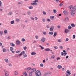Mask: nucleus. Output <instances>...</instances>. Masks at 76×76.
Listing matches in <instances>:
<instances>
[{"label": "nucleus", "mask_w": 76, "mask_h": 76, "mask_svg": "<svg viewBox=\"0 0 76 76\" xmlns=\"http://www.w3.org/2000/svg\"><path fill=\"white\" fill-rule=\"evenodd\" d=\"M73 6L72 5H71L69 7V8L70 9V11H71V12H70L72 16L73 13H72V10H73Z\"/></svg>", "instance_id": "3"}, {"label": "nucleus", "mask_w": 76, "mask_h": 76, "mask_svg": "<svg viewBox=\"0 0 76 76\" xmlns=\"http://www.w3.org/2000/svg\"><path fill=\"white\" fill-rule=\"evenodd\" d=\"M46 27L47 28H48H48H50V26H48V25H47L46 26Z\"/></svg>", "instance_id": "57"}, {"label": "nucleus", "mask_w": 76, "mask_h": 76, "mask_svg": "<svg viewBox=\"0 0 76 76\" xmlns=\"http://www.w3.org/2000/svg\"><path fill=\"white\" fill-rule=\"evenodd\" d=\"M42 13L43 14V15H46V12H45L43 11L42 12Z\"/></svg>", "instance_id": "49"}, {"label": "nucleus", "mask_w": 76, "mask_h": 76, "mask_svg": "<svg viewBox=\"0 0 76 76\" xmlns=\"http://www.w3.org/2000/svg\"><path fill=\"white\" fill-rule=\"evenodd\" d=\"M68 29H72V26H69L68 27Z\"/></svg>", "instance_id": "24"}, {"label": "nucleus", "mask_w": 76, "mask_h": 76, "mask_svg": "<svg viewBox=\"0 0 76 76\" xmlns=\"http://www.w3.org/2000/svg\"><path fill=\"white\" fill-rule=\"evenodd\" d=\"M65 20L66 21H68L69 20V18L66 17L65 18Z\"/></svg>", "instance_id": "41"}, {"label": "nucleus", "mask_w": 76, "mask_h": 76, "mask_svg": "<svg viewBox=\"0 0 76 76\" xmlns=\"http://www.w3.org/2000/svg\"><path fill=\"white\" fill-rule=\"evenodd\" d=\"M21 43V42L19 40H17L16 41V44L17 45H20Z\"/></svg>", "instance_id": "4"}, {"label": "nucleus", "mask_w": 76, "mask_h": 76, "mask_svg": "<svg viewBox=\"0 0 76 76\" xmlns=\"http://www.w3.org/2000/svg\"><path fill=\"white\" fill-rule=\"evenodd\" d=\"M38 0H34V1H33V2H35V3H36V2H38Z\"/></svg>", "instance_id": "48"}, {"label": "nucleus", "mask_w": 76, "mask_h": 76, "mask_svg": "<svg viewBox=\"0 0 76 76\" xmlns=\"http://www.w3.org/2000/svg\"><path fill=\"white\" fill-rule=\"evenodd\" d=\"M59 48L61 49H63V47L62 46H61L59 47Z\"/></svg>", "instance_id": "64"}, {"label": "nucleus", "mask_w": 76, "mask_h": 76, "mask_svg": "<svg viewBox=\"0 0 76 76\" xmlns=\"http://www.w3.org/2000/svg\"><path fill=\"white\" fill-rule=\"evenodd\" d=\"M29 9H33V7L32 6H30L28 7Z\"/></svg>", "instance_id": "31"}, {"label": "nucleus", "mask_w": 76, "mask_h": 76, "mask_svg": "<svg viewBox=\"0 0 76 76\" xmlns=\"http://www.w3.org/2000/svg\"><path fill=\"white\" fill-rule=\"evenodd\" d=\"M51 57L52 58H53V59H54V58H55V56H54V55H52L51 56Z\"/></svg>", "instance_id": "39"}, {"label": "nucleus", "mask_w": 76, "mask_h": 76, "mask_svg": "<svg viewBox=\"0 0 76 76\" xmlns=\"http://www.w3.org/2000/svg\"><path fill=\"white\" fill-rule=\"evenodd\" d=\"M50 18L52 20H54V16H51L50 17Z\"/></svg>", "instance_id": "13"}, {"label": "nucleus", "mask_w": 76, "mask_h": 76, "mask_svg": "<svg viewBox=\"0 0 76 76\" xmlns=\"http://www.w3.org/2000/svg\"><path fill=\"white\" fill-rule=\"evenodd\" d=\"M12 15V12H10L8 14V15Z\"/></svg>", "instance_id": "30"}, {"label": "nucleus", "mask_w": 76, "mask_h": 76, "mask_svg": "<svg viewBox=\"0 0 76 76\" xmlns=\"http://www.w3.org/2000/svg\"><path fill=\"white\" fill-rule=\"evenodd\" d=\"M10 45H11L12 47H14V46H15V44H13V43H10Z\"/></svg>", "instance_id": "18"}, {"label": "nucleus", "mask_w": 76, "mask_h": 76, "mask_svg": "<svg viewBox=\"0 0 76 76\" xmlns=\"http://www.w3.org/2000/svg\"><path fill=\"white\" fill-rule=\"evenodd\" d=\"M43 34L44 35H47V32L45 31L43 32Z\"/></svg>", "instance_id": "46"}, {"label": "nucleus", "mask_w": 76, "mask_h": 76, "mask_svg": "<svg viewBox=\"0 0 76 76\" xmlns=\"http://www.w3.org/2000/svg\"><path fill=\"white\" fill-rule=\"evenodd\" d=\"M21 41H22V42H24V41H25V39L24 38H22L21 39Z\"/></svg>", "instance_id": "40"}, {"label": "nucleus", "mask_w": 76, "mask_h": 76, "mask_svg": "<svg viewBox=\"0 0 76 76\" xmlns=\"http://www.w3.org/2000/svg\"><path fill=\"white\" fill-rule=\"evenodd\" d=\"M23 56L24 57H27V55H26V54H25V55H23Z\"/></svg>", "instance_id": "56"}, {"label": "nucleus", "mask_w": 76, "mask_h": 76, "mask_svg": "<svg viewBox=\"0 0 76 76\" xmlns=\"http://www.w3.org/2000/svg\"><path fill=\"white\" fill-rule=\"evenodd\" d=\"M36 54V53L34 52H31V54L32 55V56H34V55H35Z\"/></svg>", "instance_id": "16"}, {"label": "nucleus", "mask_w": 76, "mask_h": 76, "mask_svg": "<svg viewBox=\"0 0 76 76\" xmlns=\"http://www.w3.org/2000/svg\"><path fill=\"white\" fill-rule=\"evenodd\" d=\"M35 20H38V18H37V17H35Z\"/></svg>", "instance_id": "63"}, {"label": "nucleus", "mask_w": 76, "mask_h": 76, "mask_svg": "<svg viewBox=\"0 0 76 76\" xmlns=\"http://www.w3.org/2000/svg\"><path fill=\"white\" fill-rule=\"evenodd\" d=\"M0 36H1L3 35V32L2 31H0Z\"/></svg>", "instance_id": "19"}, {"label": "nucleus", "mask_w": 76, "mask_h": 76, "mask_svg": "<svg viewBox=\"0 0 76 76\" xmlns=\"http://www.w3.org/2000/svg\"><path fill=\"white\" fill-rule=\"evenodd\" d=\"M35 74L36 76H41V74L40 71L38 70L35 72Z\"/></svg>", "instance_id": "2"}, {"label": "nucleus", "mask_w": 76, "mask_h": 76, "mask_svg": "<svg viewBox=\"0 0 76 76\" xmlns=\"http://www.w3.org/2000/svg\"><path fill=\"white\" fill-rule=\"evenodd\" d=\"M53 12L54 13H57V11L56 10H53Z\"/></svg>", "instance_id": "37"}, {"label": "nucleus", "mask_w": 76, "mask_h": 76, "mask_svg": "<svg viewBox=\"0 0 76 76\" xmlns=\"http://www.w3.org/2000/svg\"><path fill=\"white\" fill-rule=\"evenodd\" d=\"M66 73H67V74H68V75H70V74H71V73L69 70L67 71Z\"/></svg>", "instance_id": "20"}, {"label": "nucleus", "mask_w": 76, "mask_h": 76, "mask_svg": "<svg viewBox=\"0 0 76 76\" xmlns=\"http://www.w3.org/2000/svg\"><path fill=\"white\" fill-rule=\"evenodd\" d=\"M11 24H14L15 23V21L13 20L10 22Z\"/></svg>", "instance_id": "33"}, {"label": "nucleus", "mask_w": 76, "mask_h": 76, "mask_svg": "<svg viewBox=\"0 0 76 76\" xmlns=\"http://www.w3.org/2000/svg\"><path fill=\"white\" fill-rule=\"evenodd\" d=\"M16 21L17 22H19V21H20V20H19V19H18V18H16Z\"/></svg>", "instance_id": "35"}, {"label": "nucleus", "mask_w": 76, "mask_h": 76, "mask_svg": "<svg viewBox=\"0 0 76 76\" xmlns=\"http://www.w3.org/2000/svg\"><path fill=\"white\" fill-rule=\"evenodd\" d=\"M54 28V27L53 26H52L50 28V31H53V29Z\"/></svg>", "instance_id": "7"}, {"label": "nucleus", "mask_w": 76, "mask_h": 76, "mask_svg": "<svg viewBox=\"0 0 76 76\" xmlns=\"http://www.w3.org/2000/svg\"><path fill=\"white\" fill-rule=\"evenodd\" d=\"M41 41L42 42H45V38L44 37H42L41 39Z\"/></svg>", "instance_id": "9"}, {"label": "nucleus", "mask_w": 76, "mask_h": 76, "mask_svg": "<svg viewBox=\"0 0 76 76\" xmlns=\"http://www.w3.org/2000/svg\"><path fill=\"white\" fill-rule=\"evenodd\" d=\"M61 55H64V53H63V52H62L61 53Z\"/></svg>", "instance_id": "61"}, {"label": "nucleus", "mask_w": 76, "mask_h": 76, "mask_svg": "<svg viewBox=\"0 0 76 76\" xmlns=\"http://www.w3.org/2000/svg\"><path fill=\"white\" fill-rule=\"evenodd\" d=\"M57 68H58V69H60L62 68V66H61V65H58Z\"/></svg>", "instance_id": "14"}, {"label": "nucleus", "mask_w": 76, "mask_h": 76, "mask_svg": "<svg viewBox=\"0 0 76 76\" xmlns=\"http://www.w3.org/2000/svg\"><path fill=\"white\" fill-rule=\"evenodd\" d=\"M69 32V30L68 29H65L64 32L65 34H68Z\"/></svg>", "instance_id": "6"}, {"label": "nucleus", "mask_w": 76, "mask_h": 76, "mask_svg": "<svg viewBox=\"0 0 76 76\" xmlns=\"http://www.w3.org/2000/svg\"><path fill=\"white\" fill-rule=\"evenodd\" d=\"M14 74L15 75H18V72L17 71H15L14 72Z\"/></svg>", "instance_id": "10"}, {"label": "nucleus", "mask_w": 76, "mask_h": 76, "mask_svg": "<svg viewBox=\"0 0 76 76\" xmlns=\"http://www.w3.org/2000/svg\"><path fill=\"white\" fill-rule=\"evenodd\" d=\"M16 53H18V54H19V53H20V51L17 50L16 51Z\"/></svg>", "instance_id": "58"}, {"label": "nucleus", "mask_w": 76, "mask_h": 76, "mask_svg": "<svg viewBox=\"0 0 76 76\" xmlns=\"http://www.w3.org/2000/svg\"><path fill=\"white\" fill-rule=\"evenodd\" d=\"M67 54V52H65L64 53V56H66V54Z\"/></svg>", "instance_id": "54"}, {"label": "nucleus", "mask_w": 76, "mask_h": 76, "mask_svg": "<svg viewBox=\"0 0 76 76\" xmlns=\"http://www.w3.org/2000/svg\"><path fill=\"white\" fill-rule=\"evenodd\" d=\"M2 51L4 53H6V49L5 48H4L2 50Z\"/></svg>", "instance_id": "28"}, {"label": "nucleus", "mask_w": 76, "mask_h": 76, "mask_svg": "<svg viewBox=\"0 0 76 76\" xmlns=\"http://www.w3.org/2000/svg\"><path fill=\"white\" fill-rule=\"evenodd\" d=\"M35 38L37 39H38V36H36Z\"/></svg>", "instance_id": "55"}, {"label": "nucleus", "mask_w": 76, "mask_h": 76, "mask_svg": "<svg viewBox=\"0 0 76 76\" xmlns=\"http://www.w3.org/2000/svg\"><path fill=\"white\" fill-rule=\"evenodd\" d=\"M32 70V69L31 67H28L27 68V70L29 71V70Z\"/></svg>", "instance_id": "23"}, {"label": "nucleus", "mask_w": 76, "mask_h": 76, "mask_svg": "<svg viewBox=\"0 0 76 76\" xmlns=\"http://www.w3.org/2000/svg\"><path fill=\"white\" fill-rule=\"evenodd\" d=\"M31 12L30 11H28L27 12V15H31Z\"/></svg>", "instance_id": "38"}, {"label": "nucleus", "mask_w": 76, "mask_h": 76, "mask_svg": "<svg viewBox=\"0 0 76 76\" xmlns=\"http://www.w3.org/2000/svg\"><path fill=\"white\" fill-rule=\"evenodd\" d=\"M54 32L53 31L49 32V35H53Z\"/></svg>", "instance_id": "17"}, {"label": "nucleus", "mask_w": 76, "mask_h": 76, "mask_svg": "<svg viewBox=\"0 0 76 76\" xmlns=\"http://www.w3.org/2000/svg\"><path fill=\"white\" fill-rule=\"evenodd\" d=\"M10 51H13V48H12V47H11L10 48Z\"/></svg>", "instance_id": "43"}, {"label": "nucleus", "mask_w": 76, "mask_h": 76, "mask_svg": "<svg viewBox=\"0 0 76 76\" xmlns=\"http://www.w3.org/2000/svg\"><path fill=\"white\" fill-rule=\"evenodd\" d=\"M71 51L72 52V53H73L75 51V49H72L71 50Z\"/></svg>", "instance_id": "29"}, {"label": "nucleus", "mask_w": 76, "mask_h": 76, "mask_svg": "<svg viewBox=\"0 0 76 76\" xmlns=\"http://www.w3.org/2000/svg\"><path fill=\"white\" fill-rule=\"evenodd\" d=\"M7 30H4V34H7Z\"/></svg>", "instance_id": "34"}, {"label": "nucleus", "mask_w": 76, "mask_h": 76, "mask_svg": "<svg viewBox=\"0 0 76 76\" xmlns=\"http://www.w3.org/2000/svg\"><path fill=\"white\" fill-rule=\"evenodd\" d=\"M66 12H67V11H64L63 12V13L64 14H65Z\"/></svg>", "instance_id": "60"}, {"label": "nucleus", "mask_w": 76, "mask_h": 76, "mask_svg": "<svg viewBox=\"0 0 76 76\" xmlns=\"http://www.w3.org/2000/svg\"><path fill=\"white\" fill-rule=\"evenodd\" d=\"M47 21L48 22H50V20L49 19H47Z\"/></svg>", "instance_id": "62"}, {"label": "nucleus", "mask_w": 76, "mask_h": 76, "mask_svg": "<svg viewBox=\"0 0 76 76\" xmlns=\"http://www.w3.org/2000/svg\"><path fill=\"white\" fill-rule=\"evenodd\" d=\"M57 35V32H55L54 35H53V37H56V35Z\"/></svg>", "instance_id": "26"}, {"label": "nucleus", "mask_w": 76, "mask_h": 76, "mask_svg": "<svg viewBox=\"0 0 76 76\" xmlns=\"http://www.w3.org/2000/svg\"><path fill=\"white\" fill-rule=\"evenodd\" d=\"M23 75H24V76H27V73H26V72H25L23 73Z\"/></svg>", "instance_id": "22"}, {"label": "nucleus", "mask_w": 76, "mask_h": 76, "mask_svg": "<svg viewBox=\"0 0 76 76\" xmlns=\"http://www.w3.org/2000/svg\"><path fill=\"white\" fill-rule=\"evenodd\" d=\"M23 49L24 50H26L27 49V47L26 46H25L23 47Z\"/></svg>", "instance_id": "47"}, {"label": "nucleus", "mask_w": 76, "mask_h": 76, "mask_svg": "<svg viewBox=\"0 0 76 76\" xmlns=\"http://www.w3.org/2000/svg\"><path fill=\"white\" fill-rule=\"evenodd\" d=\"M25 54V52L23 51H22L21 53H20V54H19L18 56H22V54Z\"/></svg>", "instance_id": "8"}, {"label": "nucleus", "mask_w": 76, "mask_h": 76, "mask_svg": "<svg viewBox=\"0 0 76 76\" xmlns=\"http://www.w3.org/2000/svg\"><path fill=\"white\" fill-rule=\"evenodd\" d=\"M48 75H49V74H48V72H47L45 73L44 74V76H48Z\"/></svg>", "instance_id": "25"}, {"label": "nucleus", "mask_w": 76, "mask_h": 76, "mask_svg": "<svg viewBox=\"0 0 76 76\" xmlns=\"http://www.w3.org/2000/svg\"><path fill=\"white\" fill-rule=\"evenodd\" d=\"M33 72H32L31 71L29 72V76H32V73Z\"/></svg>", "instance_id": "44"}, {"label": "nucleus", "mask_w": 76, "mask_h": 76, "mask_svg": "<svg viewBox=\"0 0 76 76\" xmlns=\"http://www.w3.org/2000/svg\"><path fill=\"white\" fill-rule=\"evenodd\" d=\"M71 25L72 27H75V24L73 23H72L71 24Z\"/></svg>", "instance_id": "36"}, {"label": "nucleus", "mask_w": 76, "mask_h": 76, "mask_svg": "<svg viewBox=\"0 0 76 76\" xmlns=\"http://www.w3.org/2000/svg\"><path fill=\"white\" fill-rule=\"evenodd\" d=\"M73 39H75V37H76V36L75 35H73Z\"/></svg>", "instance_id": "59"}, {"label": "nucleus", "mask_w": 76, "mask_h": 76, "mask_svg": "<svg viewBox=\"0 0 76 76\" xmlns=\"http://www.w3.org/2000/svg\"><path fill=\"white\" fill-rule=\"evenodd\" d=\"M76 6H74L73 7V10H71L72 13V16H73L75 15V13H76Z\"/></svg>", "instance_id": "1"}, {"label": "nucleus", "mask_w": 76, "mask_h": 76, "mask_svg": "<svg viewBox=\"0 0 76 76\" xmlns=\"http://www.w3.org/2000/svg\"><path fill=\"white\" fill-rule=\"evenodd\" d=\"M57 41L58 42H60V43L61 42V39H58Z\"/></svg>", "instance_id": "32"}, {"label": "nucleus", "mask_w": 76, "mask_h": 76, "mask_svg": "<svg viewBox=\"0 0 76 76\" xmlns=\"http://www.w3.org/2000/svg\"><path fill=\"white\" fill-rule=\"evenodd\" d=\"M39 47L41 48V50H43V49L44 48L43 47H42L41 45H39Z\"/></svg>", "instance_id": "51"}, {"label": "nucleus", "mask_w": 76, "mask_h": 76, "mask_svg": "<svg viewBox=\"0 0 76 76\" xmlns=\"http://www.w3.org/2000/svg\"><path fill=\"white\" fill-rule=\"evenodd\" d=\"M40 67H43L44 66V64H41L40 65Z\"/></svg>", "instance_id": "50"}, {"label": "nucleus", "mask_w": 76, "mask_h": 76, "mask_svg": "<svg viewBox=\"0 0 76 76\" xmlns=\"http://www.w3.org/2000/svg\"><path fill=\"white\" fill-rule=\"evenodd\" d=\"M36 71V69L35 68H34L32 69V70L31 71L32 73H33L34 72H35Z\"/></svg>", "instance_id": "15"}, {"label": "nucleus", "mask_w": 76, "mask_h": 76, "mask_svg": "<svg viewBox=\"0 0 76 76\" xmlns=\"http://www.w3.org/2000/svg\"><path fill=\"white\" fill-rule=\"evenodd\" d=\"M63 2H61L59 4V6L60 7H61V6H62L63 5Z\"/></svg>", "instance_id": "21"}, {"label": "nucleus", "mask_w": 76, "mask_h": 76, "mask_svg": "<svg viewBox=\"0 0 76 76\" xmlns=\"http://www.w3.org/2000/svg\"><path fill=\"white\" fill-rule=\"evenodd\" d=\"M9 75V71H7L5 73V76H8Z\"/></svg>", "instance_id": "5"}, {"label": "nucleus", "mask_w": 76, "mask_h": 76, "mask_svg": "<svg viewBox=\"0 0 76 76\" xmlns=\"http://www.w3.org/2000/svg\"><path fill=\"white\" fill-rule=\"evenodd\" d=\"M45 51H50V49L48 48L46 49H45Z\"/></svg>", "instance_id": "27"}, {"label": "nucleus", "mask_w": 76, "mask_h": 76, "mask_svg": "<svg viewBox=\"0 0 76 76\" xmlns=\"http://www.w3.org/2000/svg\"><path fill=\"white\" fill-rule=\"evenodd\" d=\"M31 5H34V6H36L37 4V3H36V2H33L31 3Z\"/></svg>", "instance_id": "11"}, {"label": "nucleus", "mask_w": 76, "mask_h": 76, "mask_svg": "<svg viewBox=\"0 0 76 76\" xmlns=\"http://www.w3.org/2000/svg\"><path fill=\"white\" fill-rule=\"evenodd\" d=\"M30 19L32 20H34V21L35 20L34 19V18L33 17H31Z\"/></svg>", "instance_id": "52"}, {"label": "nucleus", "mask_w": 76, "mask_h": 76, "mask_svg": "<svg viewBox=\"0 0 76 76\" xmlns=\"http://www.w3.org/2000/svg\"><path fill=\"white\" fill-rule=\"evenodd\" d=\"M8 66H10V67H12V64H11V63H9L8 64Z\"/></svg>", "instance_id": "45"}, {"label": "nucleus", "mask_w": 76, "mask_h": 76, "mask_svg": "<svg viewBox=\"0 0 76 76\" xmlns=\"http://www.w3.org/2000/svg\"><path fill=\"white\" fill-rule=\"evenodd\" d=\"M4 61H5L6 63H9V60L7 59H4Z\"/></svg>", "instance_id": "12"}, {"label": "nucleus", "mask_w": 76, "mask_h": 76, "mask_svg": "<svg viewBox=\"0 0 76 76\" xmlns=\"http://www.w3.org/2000/svg\"><path fill=\"white\" fill-rule=\"evenodd\" d=\"M45 18H43L42 19V21L43 22H45Z\"/></svg>", "instance_id": "42"}, {"label": "nucleus", "mask_w": 76, "mask_h": 76, "mask_svg": "<svg viewBox=\"0 0 76 76\" xmlns=\"http://www.w3.org/2000/svg\"><path fill=\"white\" fill-rule=\"evenodd\" d=\"M54 48L55 49H57L58 48V47H57L56 46H54Z\"/></svg>", "instance_id": "53"}]
</instances>
